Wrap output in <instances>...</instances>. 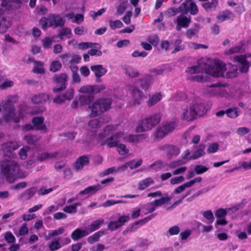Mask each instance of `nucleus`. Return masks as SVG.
Listing matches in <instances>:
<instances>
[{"mask_svg": "<svg viewBox=\"0 0 251 251\" xmlns=\"http://www.w3.org/2000/svg\"><path fill=\"white\" fill-rule=\"evenodd\" d=\"M143 135L128 134L126 130H120L118 125H110L106 126L103 132L96 137V140L100 146H106L108 148L118 146L121 141L128 142H138Z\"/></svg>", "mask_w": 251, "mask_h": 251, "instance_id": "nucleus-1", "label": "nucleus"}, {"mask_svg": "<svg viewBox=\"0 0 251 251\" xmlns=\"http://www.w3.org/2000/svg\"><path fill=\"white\" fill-rule=\"evenodd\" d=\"M226 71L225 63L218 60H214L190 67L186 72L189 74H199L192 76L191 79L195 81L202 82L208 80L207 75L215 77L225 76Z\"/></svg>", "mask_w": 251, "mask_h": 251, "instance_id": "nucleus-2", "label": "nucleus"}, {"mask_svg": "<svg viewBox=\"0 0 251 251\" xmlns=\"http://www.w3.org/2000/svg\"><path fill=\"white\" fill-rule=\"evenodd\" d=\"M17 97L13 96H8L2 102L4 110L2 112V121L4 122L18 123L22 119L27 113V108L22 107L20 110L16 111L12 106V104L16 102Z\"/></svg>", "mask_w": 251, "mask_h": 251, "instance_id": "nucleus-3", "label": "nucleus"}, {"mask_svg": "<svg viewBox=\"0 0 251 251\" xmlns=\"http://www.w3.org/2000/svg\"><path fill=\"white\" fill-rule=\"evenodd\" d=\"M189 107L182 109L181 119L188 122L192 121L197 117H200L205 113L203 100L199 97L193 96L188 100Z\"/></svg>", "mask_w": 251, "mask_h": 251, "instance_id": "nucleus-4", "label": "nucleus"}, {"mask_svg": "<svg viewBox=\"0 0 251 251\" xmlns=\"http://www.w3.org/2000/svg\"><path fill=\"white\" fill-rule=\"evenodd\" d=\"M0 169L7 180L10 183L18 178L25 177L27 174L20 170L17 163L13 160L4 159L0 161Z\"/></svg>", "mask_w": 251, "mask_h": 251, "instance_id": "nucleus-5", "label": "nucleus"}, {"mask_svg": "<svg viewBox=\"0 0 251 251\" xmlns=\"http://www.w3.org/2000/svg\"><path fill=\"white\" fill-rule=\"evenodd\" d=\"M28 0H2V7L0 8V32H5L11 25V21L5 16L7 10H9L13 2H22L27 1ZM36 0H30L29 5L31 7L35 6Z\"/></svg>", "mask_w": 251, "mask_h": 251, "instance_id": "nucleus-6", "label": "nucleus"}, {"mask_svg": "<svg viewBox=\"0 0 251 251\" xmlns=\"http://www.w3.org/2000/svg\"><path fill=\"white\" fill-rule=\"evenodd\" d=\"M161 114L156 113L143 117L136 127L138 132L148 131L154 128L161 121Z\"/></svg>", "mask_w": 251, "mask_h": 251, "instance_id": "nucleus-7", "label": "nucleus"}, {"mask_svg": "<svg viewBox=\"0 0 251 251\" xmlns=\"http://www.w3.org/2000/svg\"><path fill=\"white\" fill-rule=\"evenodd\" d=\"M104 89V87L101 88L97 85H85L81 87L78 92L81 93L79 95V101L82 105H87L94 99L93 95L99 92L100 89Z\"/></svg>", "mask_w": 251, "mask_h": 251, "instance_id": "nucleus-8", "label": "nucleus"}, {"mask_svg": "<svg viewBox=\"0 0 251 251\" xmlns=\"http://www.w3.org/2000/svg\"><path fill=\"white\" fill-rule=\"evenodd\" d=\"M226 86V84L220 82L212 84L206 89L205 94L210 97L229 99L232 97V94L224 89Z\"/></svg>", "mask_w": 251, "mask_h": 251, "instance_id": "nucleus-9", "label": "nucleus"}, {"mask_svg": "<svg viewBox=\"0 0 251 251\" xmlns=\"http://www.w3.org/2000/svg\"><path fill=\"white\" fill-rule=\"evenodd\" d=\"M111 100L110 99H100L96 100L92 104H88V107L91 110L90 116L97 117L110 108Z\"/></svg>", "mask_w": 251, "mask_h": 251, "instance_id": "nucleus-10", "label": "nucleus"}, {"mask_svg": "<svg viewBox=\"0 0 251 251\" xmlns=\"http://www.w3.org/2000/svg\"><path fill=\"white\" fill-rule=\"evenodd\" d=\"M176 122H169L163 124L156 129L152 134L154 140H159L163 138L168 133L172 132L176 126Z\"/></svg>", "mask_w": 251, "mask_h": 251, "instance_id": "nucleus-11", "label": "nucleus"}, {"mask_svg": "<svg viewBox=\"0 0 251 251\" xmlns=\"http://www.w3.org/2000/svg\"><path fill=\"white\" fill-rule=\"evenodd\" d=\"M64 24L65 20L59 15H51L48 18L44 17L40 21V24L44 29L51 26H62Z\"/></svg>", "mask_w": 251, "mask_h": 251, "instance_id": "nucleus-12", "label": "nucleus"}, {"mask_svg": "<svg viewBox=\"0 0 251 251\" xmlns=\"http://www.w3.org/2000/svg\"><path fill=\"white\" fill-rule=\"evenodd\" d=\"M234 60L240 64V70L241 72L247 73L251 65V54L235 56Z\"/></svg>", "mask_w": 251, "mask_h": 251, "instance_id": "nucleus-13", "label": "nucleus"}, {"mask_svg": "<svg viewBox=\"0 0 251 251\" xmlns=\"http://www.w3.org/2000/svg\"><path fill=\"white\" fill-rule=\"evenodd\" d=\"M21 144L16 142H8L1 145L0 151L5 156L10 157L13 156V151L17 150Z\"/></svg>", "mask_w": 251, "mask_h": 251, "instance_id": "nucleus-14", "label": "nucleus"}, {"mask_svg": "<svg viewBox=\"0 0 251 251\" xmlns=\"http://www.w3.org/2000/svg\"><path fill=\"white\" fill-rule=\"evenodd\" d=\"M131 99L129 101L130 106L138 105L140 104L143 97V93L136 87H131Z\"/></svg>", "mask_w": 251, "mask_h": 251, "instance_id": "nucleus-15", "label": "nucleus"}, {"mask_svg": "<svg viewBox=\"0 0 251 251\" xmlns=\"http://www.w3.org/2000/svg\"><path fill=\"white\" fill-rule=\"evenodd\" d=\"M33 126L31 125H27L25 126L26 130L34 128L36 130H43L46 131L47 128L44 124V119L42 117H35L32 121Z\"/></svg>", "mask_w": 251, "mask_h": 251, "instance_id": "nucleus-16", "label": "nucleus"}, {"mask_svg": "<svg viewBox=\"0 0 251 251\" xmlns=\"http://www.w3.org/2000/svg\"><path fill=\"white\" fill-rule=\"evenodd\" d=\"M63 63L66 65L78 63L81 57L77 54H64L60 56Z\"/></svg>", "mask_w": 251, "mask_h": 251, "instance_id": "nucleus-17", "label": "nucleus"}, {"mask_svg": "<svg viewBox=\"0 0 251 251\" xmlns=\"http://www.w3.org/2000/svg\"><path fill=\"white\" fill-rule=\"evenodd\" d=\"M179 9L180 11L185 13L189 11L190 14L193 15L197 14L198 12V7L194 2H190L189 5L187 2H183L179 7Z\"/></svg>", "mask_w": 251, "mask_h": 251, "instance_id": "nucleus-18", "label": "nucleus"}, {"mask_svg": "<svg viewBox=\"0 0 251 251\" xmlns=\"http://www.w3.org/2000/svg\"><path fill=\"white\" fill-rule=\"evenodd\" d=\"M191 23V18L187 17L184 14H181L177 17L176 19L177 25L176 29L180 31L182 27L186 28Z\"/></svg>", "mask_w": 251, "mask_h": 251, "instance_id": "nucleus-19", "label": "nucleus"}, {"mask_svg": "<svg viewBox=\"0 0 251 251\" xmlns=\"http://www.w3.org/2000/svg\"><path fill=\"white\" fill-rule=\"evenodd\" d=\"M89 234L87 228L83 227L81 228H77L71 234L72 238L76 241L79 239L88 235Z\"/></svg>", "mask_w": 251, "mask_h": 251, "instance_id": "nucleus-20", "label": "nucleus"}, {"mask_svg": "<svg viewBox=\"0 0 251 251\" xmlns=\"http://www.w3.org/2000/svg\"><path fill=\"white\" fill-rule=\"evenodd\" d=\"M160 151H166L167 154L169 155H177L179 152V149L173 145H164L159 147Z\"/></svg>", "mask_w": 251, "mask_h": 251, "instance_id": "nucleus-21", "label": "nucleus"}, {"mask_svg": "<svg viewBox=\"0 0 251 251\" xmlns=\"http://www.w3.org/2000/svg\"><path fill=\"white\" fill-rule=\"evenodd\" d=\"M92 71L95 74L97 78H100L107 72V70L101 65H93L91 67Z\"/></svg>", "mask_w": 251, "mask_h": 251, "instance_id": "nucleus-22", "label": "nucleus"}, {"mask_svg": "<svg viewBox=\"0 0 251 251\" xmlns=\"http://www.w3.org/2000/svg\"><path fill=\"white\" fill-rule=\"evenodd\" d=\"M153 77L152 75H148L143 79L139 80L137 81L139 83L142 89H146L152 83Z\"/></svg>", "mask_w": 251, "mask_h": 251, "instance_id": "nucleus-23", "label": "nucleus"}, {"mask_svg": "<svg viewBox=\"0 0 251 251\" xmlns=\"http://www.w3.org/2000/svg\"><path fill=\"white\" fill-rule=\"evenodd\" d=\"M58 154V152L56 151L51 152H43L38 155L37 159L41 162L50 160L55 158Z\"/></svg>", "mask_w": 251, "mask_h": 251, "instance_id": "nucleus-24", "label": "nucleus"}, {"mask_svg": "<svg viewBox=\"0 0 251 251\" xmlns=\"http://www.w3.org/2000/svg\"><path fill=\"white\" fill-rule=\"evenodd\" d=\"M226 71L225 76L227 77H235L237 74V67L236 65H232L231 64L226 65Z\"/></svg>", "mask_w": 251, "mask_h": 251, "instance_id": "nucleus-25", "label": "nucleus"}, {"mask_svg": "<svg viewBox=\"0 0 251 251\" xmlns=\"http://www.w3.org/2000/svg\"><path fill=\"white\" fill-rule=\"evenodd\" d=\"M125 74L131 78L137 77L140 75V73L135 68L130 66H126L124 68Z\"/></svg>", "mask_w": 251, "mask_h": 251, "instance_id": "nucleus-26", "label": "nucleus"}, {"mask_svg": "<svg viewBox=\"0 0 251 251\" xmlns=\"http://www.w3.org/2000/svg\"><path fill=\"white\" fill-rule=\"evenodd\" d=\"M238 209L237 207H234L226 209L219 208L215 212V216L218 219L224 218L230 211L233 212Z\"/></svg>", "mask_w": 251, "mask_h": 251, "instance_id": "nucleus-27", "label": "nucleus"}, {"mask_svg": "<svg viewBox=\"0 0 251 251\" xmlns=\"http://www.w3.org/2000/svg\"><path fill=\"white\" fill-rule=\"evenodd\" d=\"M89 163V159L86 156H82L79 157L75 164V169L78 171L81 170L83 167L87 165Z\"/></svg>", "mask_w": 251, "mask_h": 251, "instance_id": "nucleus-28", "label": "nucleus"}, {"mask_svg": "<svg viewBox=\"0 0 251 251\" xmlns=\"http://www.w3.org/2000/svg\"><path fill=\"white\" fill-rule=\"evenodd\" d=\"M57 36H53L51 37H46L41 40L42 46L45 50H49L51 48L52 43L55 41Z\"/></svg>", "mask_w": 251, "mask_h": 251, "instance_id": "nucleus-29", "label": "nucleus"}, {"mask_svg": "<svg viewBox=\"0 0 251 251\" xmlns=\"http://www.w3.org/2000/svg\"><path fill=\"white\" fill-rule=\"evenodd\" d=\"M105 234V232L103 230H100L97 232H95L93 235L89 236L87 238V241L88 243L93 244L95 242H98L100 240V238L102 235Z\"/></svg>", "mask_w": 251, "mask_h": 251, "instance_id": "nucleus-30", "label": "nucleus"}, {"mask_svg": "<svg viewBox=\"0 0 251 251\" xmlns=\"http://www.w3.org/2000/svg\"><path fill=\"white\" fill-rule=\"evenodd\" d=\"M163 97L162 94L160 93H156L154 95L151 96L147 101V104L149 106H151L155 105L160 101Z\"/></svg>", "mask_w": 251, "mask_h": 251, "instance_id": "nucleus-31", "label": "nucleus"}, {"mask_svg": "<svg viewBox=\"0 0 251 251\" xmlns=\"http://www.w3.org/2000/svg\"><path fill=\"white\" fill-rule=\"evenodd\" d=\"M100 120V119L90 120L88 125V130L95 132L96 129L101 126Z\"/></svg>", "mask_w": 251, "mask_h": 251, "instance_id": "nucleus-32", "label": "nucleus"}, {"mask_svg": "<svg viewBox=\"0 0 251 251\" xmlns=\"http://www.w3.org/2000/svg\"><path fill=\"white\" fill-rule=\"evenodd\" d=\"M104 221L103 219H99L93 222L90 225V227L87 228L89 234L99 229L103 224Z\"/></svg>", "mask_w": 251, "mask_h": 251, "instance_id": "nucleus-33", "label": "nucleus"}, {"mask_svg": "<svg viewBox=\"0 0 251 251\" xmlns=\"http://www.w3.org/2000/svg\"><path fill=\"white\" fill-rule=\"evenodd\" d=\"M49 99V96L46 94H39L32 98V101L34 103H42Z\"/></svg>", "mask_w": 251, "mask_h": 251, "instance_id": "nucleus-34", "label": "nucleus"}, {"mask_svg": "<svg viewBox=\"0 0 251 251\" xmlns=\"http://www.w3.org/2000/svg\"><path fill=\"white\" fill-rule=\"evenodd\" d=\"M154 183V180L151 177H148L140 181L138 185V189L143 190Z\"/></svg>", "mask_w": 251, "mask_h": 251, "instance_id": "nucleus-35", "label": "nucleus"}, {"mask_svg": "<svg viewBox=\"0 0 251 251\" xmlns=\"http://www.w3.org/2000/svg\"><path fill=\"white\" fill-rule=\"evenodd\" d=\"M102 189V187L100 185L98 184L96 185L91 186L86 188L80 192V195H86L88 194H93L96 193L98 190Z\"/></svg>", "mask_w": 251, "mask_h": 251, "instance_id": "nucleus-36", "label": "nucleus"}, {"mask_svg": "<svg viewBox=\"0 0 251 251\" xmlns=\"http://www.w3.org/2000/svg\"><path fill=\"white\" fill-rule=\"evenodd\" d=\"M200 29L201 27L199 25H195L194 27L189 28L186 31L185 35L188 38L191 39L199 33Z\"/></svg>", "mask_w": 251, "mask_h": 251, "instance_id": "nucleus-37", "label": "nucleus"}, {"mask_svg": "<svg viewBox=\"0 0 251 251\" xmlns=\"http://www.w3.org/2000/svg\"><path fill=\"white\" fill-rule=\"evenodd\" d=\"M234 17L233 14L229 11H225L220 13L217 16V19L219 22H222L223 21L233 18Z\"/></svg>", "mask_w": 251, "mask_h": 251, "instance_id": "nucleus-38", "label": "nucleus"}, {"mask_svg": "<svg viewBox=\"0 0 251 251\" xmlns=\"http://www.w3.org/2000/svg\"><path fill=\"white\" fill-rule=\"evenodd\" d=\"M166 164L161 160H157L149 166V168L152 169L154 171H158L164 168Z\"/></svg>", "mask_w": 251, "mask_h": 251, "instance_id": "nucleus-39", "label": "nucleus"}, {"mask_svg": "<svg viewBox=\"0 0 251 251\" xmlns=\"http://www.w3.org/2000/svg\"><path fill=\"white\" fill-rule=\"evenodd\" d=\"M203 217L206 220L207 224H211L214 221V217L211 210H208L201 212Z\"/></svg>", "mask_w": 251, "mask_h": 251, "instance_id": "nucleus-40", "label": "nucleus"}, {"mask_svg": "<svg viewBox=\"0 0 251 251\" xmlns=\"http://www.w3.org/2000/svg\"><path fill=\"white\" fill-rule=\"evenodd\" d=\"M81 205L80 202H76L73 205H67L63 208V211L69 214L75 213L77 212V207Z\"/></svg>", "mask_w": 251, "mask_h": 251, "instance_id": "nucleus-41", "label": "nucleus"}, {"mask_svg": "<svg viewBox=\"0 0 251 251\" xmlns=\"http://www.w3.org/2000/svg\"><path fill=\"white\" fill-rule=\"evenodd\" d=\"M239 165L238 167L234 169L231 170L230 171H226V172H232L234 170H240L243 169L245 170H248L251 169V159L250 161H243L239 163Z\"/></svg>", "mask_w": 251, "mask_h": 251, "instance_id": "nucleus-42", "label": "nucleus"}, {"mask_svg": "<svg viewBox=\"0 0 251 251\" xmlns=\"http://www.w3.org/2000/svg\"><path fill=\"white\" fill-rule=\"evenodd\" d=\"M172 198L171 197L167 196L166 197H162L159 199L155 200L153 201L157 208L158 207L161 206L162 205L167 203Z\"/></svg>", "mask_w": 251, "mask_h": 251, "instance_id": "nucleus-43", "label": "nucleus"}, {"mask_svg": "<svg viewBox=\"0 0 251 251\" xmlns=\"http://www.w3.org/2000/svg\"><path fill=\"white\" fill-rule=\"evenodd\" d=\"M44 71L43 63L41 61H35L33 68V72L34 73L41 74L44 73Z\"/></svg>", "mask_w": 251, "mask_h": 251, "instance_id": "nucleus-44", "label": "nucleus"}, {"mask_svg": "<svg viewBox=\"0 0 251 251\" xmlns=\"http://www.w3.org/2000/svg\"><path fill=\"white\" fill-rule=\"evenodd\" d=\"M72 35L71 30L70 28H64L61 30L58 36L61 40H63L66 38H70Z\"/></svg>", "mask_w": 251, "mask_h": 251, "instance_id": "nucleus-45", "label": "nucleus"}, {"mask_svg": "<svg viewBox=\"0 0 251 251\" xmlns=\"http://www.w3.org/2000/svg\"><path fill=\"white\" fill-rule=\"evenodd\" d=\"M217 0H213L211 2H206L202 4L203 7L206 11L209 12L214 10L218 5Z\"/></svg>", "mask_w": 251, "mask_h": 251, "instance_id": "nucleus-46", "label": "nucleus"}, {"mask_svg": "<svg viewBox=\"0 0 251 251\" xmlns=\"http://www.w3.org/2000/svg\"><path fill=\"white\" fill-rule=\"evenodd\" d=\"M204 149L205 146L204 145H201L199 146V149L197 151H196L190 158L191 159H196L201 156L204 155L205 154Z\"/></svg>", "mask_w": 251, "mask_h": 251, "instance_id": "nucleus-47", "label": "nucleus"}, {"mask_svg": "<svg viewBox=\"0 0 251 251\" xmlns=\"http://www.w3.org/2000/svg\"><path fill=\"white\" fill-rule=\"evenodd\" d=\"M95 46H97V48H98V49L101 48L100 45L97 43L83 42V43H81L79 44L78 45L79 49H81V50H85V49H87L89 48H93Z\"/></svg>", "mask_w": 251, "mask_h": 251, "instance_id": "nucleus-48", "label": "nucleus"}, {"mask_svg": "<svg viewBox=\"0 0 251 251\" xmlns=\"http://www.w3.org/2000/svg\"><path fill=\"white\" fill-rule=\"evenodd\" d=\"M55 82L58 84H60L61 85L64 84L66 85V82L67 81L68 77L66 74H61L59 75H56L54 78Z\"/></svg>", "mask_w": 251, "mask_h": 251, "instance_id": "nucleus-49", "label": "nucleus"}, {"mask_svg": "<svg viewBox=\"0 0 251 251\" xmlns=\"http://www.w3.org/2000/svg\"><path fill=\"white\" fill-rule=\"evenodd\" d=\"M109 25L110 28L112 29H115L116 28H120L123 27V24L120 20H110L109 21Z\"/></svg>", "mask_w": 251, "mask_h": 251, "instance_id": "nucleus-50", "label": "nucleus"}, {"mask_svg": "<svg viewBox=\"0 0 251 251\" xmlns=\"http://www.w3.org/2000/svg\"><path fill=\"white\" fill-rule=\"evenodd\" d=\"M182 41L180 39H177L175 43V48L172 51V53H175L178 51L183 50L185 46L181 44Z\"/></svg>", "mask_w": 251, "mask_h": 251, "instance_id": "nucleus-51", "label": "nucleus"}, {"mask_svg": "<svg viewBox=\"0 0 251 251\" xmlns=\"http://www.w3.org/2000/svg\"><path fill=\"white\" fill-rule=\"evenodd\" d=\"M226 113L230 118H236L239 115L238 110L236 108H229L226 111Z\"/></svg>", "mask_w": 251, "mask_h": 251, "instance_id": "nucleus-52", "label": "nucleus"}, {"mask_svg": "<svg viewBox=\"0 0 251 251\" xmlns=\"http://www.w3.org/2000/svg\"><path fill=\"white\" fill-rule=\"evenodd\" d=\"M126 201L123 200H118V201H115V200H108L102 203L101 204V206L104 207H109L111 205H113L116 204H119V203H125Z\"/></svg>", "mask_w": 251, "mask_h": 251, "instance_id": "nucleus-53", "label": "nucleus"}, {"mask_svg": "<svg viewBox=\"0 0 251 251\" xmlns=\"http://www.w3.org/2000/svg\"><path fill=\"white\" fill-rule=\"evenodd\" d=\"M145 210L146 211L145 214H147L149 213H151L154 211L156 207L153 202V201H151V202L148 203L144 206Z\"/></svg>", "mask_w": 251, "mask_h": 251, "instance_id": "nucleus-54", "label": "nucleus"}, {"mask_svg": "<svg viewBox=\"0 0 251 251\" xmlns=\"http://www.w3.org/2000/svg\"><path fill=\"white\" fill-rule=\"evenodd\" d=\"M106 10L105 8H102L97 12L94 11H91L90 12V15L94 20H95L98 16H101L103 14Z\"/></svg>", "mask_w": 251, "mask_h": 251, "instance_id": "nucleus-55", "label": "nucleus"}, {"mask_svg": "<svg viewBox=\"0 0 251 251\" xmlns=\"http://www.w3.org/2000/svg\"><path fill=\"white\" fill-rule=\"evenodd\" d=\"M62 67L61 64L58 61H53L50 66V71L55 72L59 71Z\"/></svg>", "mask_w": 251, "mask_h": 251, "instance_id": "nucleus-56", "label": "nucleus"}, {"mask_svg": "<svg viewBox=\"0 0 251 251\" xmlns=\"http://www.w3.org/2000/svg\"><path fill=\"white\" fill-rule=\"evenodd\" d=\"M117 151L121 155H125L128 152V149L125 144H121L118 145Z\"/></svg>", "mask_w": 251, "mask_h": 251, "instance_id": "nucleus-57", "label": "nucleus"}, {"mask_svg": "<svg viewBox=\"0 0 251 251\" xmlns=\"http://www.w3.org/2000/svg\"><path fill=\"white\" fill-rule=\"evenodd\" d=\"M188 47L191 49L198 50L199 49L203 48L204 49H207V46L200 44H197L194 42H190L188 44Z\"/></svg>", "mask_w": 251, "mask_h": 251, "instance_id": "nucleus-58", "label": "nucleus"}, {"mask_svg": "<svg viewBox=\"0 0 251 251\" xmlns=\"http://www.w3.org/2000/svg\"><path fill=\"white\" fill-rule=\"evenodd\" d=\"M39 138L35 135H28L26 136L25 138V140L28 144H35L38 140Z\"/></svg>", "mask_w": 251, "mask_h": 251, "instance_id": "nucleus-59", "label": "nucleus"}, {"mask_svg": "<svg viewBox=\"0 0 251 251\" xmlns=\"http://www.w3.org/2000/svg\"><path fill=\"white\" fill-rule=\"evenodd\" d=\"M61 245L59 243V239L56 240L54 241H52L49 245V248L51 251H54L57 250H58L61 247Z\"/></svg>", "mask_w": 251, "mask_h": 251, "instance_id": "nucleus-60", "label": "nucleus"}, {"mask_svg": "<svg viewBox=\"0 0 251 251\" xmlns=\"http://www.w3.org/2000/svg\"><path fill=\"white\" fill-rule=\"evenodd\" d=\"M128 163L129 167L130 169L132 170L139 167L142 163V160L141 159H139L137 161L133 160L128 162Z\"/></svg>", "mask_w": 251, "mask_h": 251, "instance_id": "nucleus-61", "label": "nucleus"}, {"mask_svg": "<svg viewBox=\"0 0 251 251\" xmlns=\"http://www.w3.org/2000/svg\"><path fill=\"white\" fill-rule=\"evenodd\" d=\"M186 163V161H183L181 159L176 160L170 163L168 166L171 169H174L177 168L184 164Z\"/></svg>", "mask_w": 251, "mask_h": 251, "instance_id": "nucleus-62", "label": "nucleus"}, {"mask_svg": "<svg viewBox=\"0 0 251 251\" xmlns=\"http://www.w3.org/2000/svg\"><path fill=\"white\" fill-rule=\"evenodd\" d=\"M250 131L251 130L249 128L246 127H241L237 128L236 132L238 135L242 136L248 134Z\"/></svg>", "mask_w": 251, "mask_h": 251, "instance_id": "nucleus-63", "label": "nucleus"}, {"mask_svg": "<svg viewBox=\"0 0 251 251\" xmlns=\"http://www.w3.org/2000/svg\"><path fill=\"white\" fill-rule=\"evenodd\" d=\"M180 229L178 226H175L170 227L167 233L171 236L176 235L178 234L180 232Z\"/></svg>", "mask_w": 251, "mask_h": 251, "instance_id": "nucleus-64", "label": "nucleus"}]
</instances>
